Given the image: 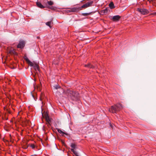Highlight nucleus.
Returning <instances> with one entry per match:
<instances>
[{"mask_svg":"<svg viewBox=\"0 0 156 156\" xmlns=\"http://www.w3.org/2000/svg\"><path fill=\"white\" fill-rule=\"evenodd\" d=\"M25 45V42L23 41H20L18 45L17 46L18 48L23 49L24 48Z\"/></svg>","mask_w":156,"mask_h":156,"instance_id":"nucleus-6","label":"nucleus"},{"mask_svg":"<svg viewBox=\"0 0 156 156\" xmlns=\"http://www.w3.org/2000/svg\"><path fill=\"white\" fill-rule=\"evenodd\" d=\"M50 9L52 10H55V8L52 6H51V7H50Z\"/></svg>","mask_w":156,"mask_h":156,"instance_id":"nucleus-23","label":"nucleus"},{"mask_svg":"<svg viewBox=\"0 0 156 156\" xmlns=\"http://www.w3.org/2000/svg\"><path fill=\"white\" fill-rule=\"evenodd\" d=\"M152 14L154 15H156V12H154Z\"/></svg>","mask_w":156,"mask_h":156,"instance_id":"nucleus-25","label":"nucleus"},{"mask_svg":"<svg viewBox=\"0 0 156 156\" xmlns=\"http://www.w3.org/2000/svg\"><path fill=\"white\" fill-rule=\"evenodd\" d=\"M59 88H60L59 86L58 85H56L55 86V88L56 89H58Z\"/></svg>","mask_w":156,"mask_h":156,"instance_id":"nucleus-22","label":"nucleus"},{"mask_svg":"<svg viewBox=\"0 0 156 156\" xmlns=\"http://www.w3.org/2000/svg\"><path fill=\"white\" fill-rule=\"evenodd\" d=\"M4 110L7 112L9 114L11 113V111L9 109V108L7 107H5L4 108Z\"/></svg>","mask_w":156,"mask_h":156,"instance_id":"nucleus-12","label":"nucleus"},{"mask_svg":"<svg viewBox=\"0 0 156 156\" xmlns=\"http://www.w3.org/2000/svg\"><path fill=\"white\" fill-rule=\"evenodd\" d=\"M122 108V105L120 104H118L111 107L109 109L110 112L113 113H116L117 112L119 111Z\"/></svg>","mask_w":156,"mask_h":156,"instance_id":"nucleus-2","label":"nucleus"},{"mask_svg":"<svg viewBox=\"0 0 156 156\" xmlns=\"http://www.w3.org/2000/svg\"><path fill=\"white\" fill-rule=\"evenodd\" d=\"M48 3L49 5H53V4L54 3H53V2H52L51 1H48Z\"/></svg>","mask_w":156,"mask_h":156,"instance_id":"nucleus-17","label":"nucleus"},{"mask_svg":"<svg viewBox=\"0 0 156 156\" xmlns=\"http://www.w3.org/2000/svg\"><path fill=\"white\" fill-rule=\"evenodd\" d=\"M137 10L141 14L143 15H145L148 13V11L146 9H141L138 8L137 9Z\"/></svg>","mask_w":156,"mask_h":156,"instance_id":"nucleus-5","label":"nucleus"},{"mask_svg":"<svg viewBox=\"0 0 156 156\" xmlns=\"http://www.w3.org/2000/svg\"><path fill=\"white\" fill-rule=\"evenodd\" d=\"M44 94H43V93H41V95L40 98H42V97H43Z\"/></svg>","mask_w":156,"mask_h":156,"instance_id":"nucleus-24","label":"nucleus"},{"mask_svg":"<svg viewBox=\"0 0 156 156\" xmlns=\"http://www.w3.org/2000/svg\"><path fill=\"white\" fill-rule=\"evenodd\" d=\"M93 3V1H91L86 3V4H83L81 7H79V10H81L82 8H86L89 7Z\"/></svg>","mask_w":156,"mask_h":156,"instance_id":"nucleus-4","label":"nucleus"},{"mask_svg":"<svg viewBox=\"0 0 156 156\" xmlns=\"http://www.w3.org/2000/svg\"><path fill=\"white\" fill-rule=\"evenodd\" d=\"M120 18V16L119 15H116L112 17V19L114 21H119Z\"/></svg>","mask_w":156,"mask_h":156,"instance_id":"nucleus-8","label":"nucleus"},{"mask_svg":"<svg viewBox=\"0 0 156 156\" xmlns=\"http://www.w3.org/2000/svg\"><path fill=\"white\" fill-rule=\"evenodd\" d=\"M85 66L86 67H89V68H94V66H92V65H91L90 64H88L87 65H85Z\"/></svg>","mask_w":156,"mask_h":156,"instance_id":"nucleus-13","label":"nucleus"},{"mask_svg":"<svg viewBox=\"0 0 156 156\" xmlns=\"http://www.w3.org/2000/svg\"><path fill=\"white\" fill-rule=\"evenodd\" d=\"M90 13H82V15L84 16H87L90 14Z\"/></svg>","mask_w":156,"mask_h":156,"instance_id":"nucleus-16","label":"nucleus"},{"mask_svg":"<svg viewBox=\"0 0 156 156\" xmlns=\"http://www.w3.org/2000/svg\"><path fill=\"white\" fill-rule=\"evenodd\" d=\"M36 5L38 7L40 8L43 9L44 8V7L39 2H36Z\"/></svg>","mask_w":156,"mask_h":156,"instance_id":"nucleus-9","label":"nucleus"},{"mask_svg":"<svg viewBox=\"0 0 156 156\" xmlns=\"http://www.w3.org/2000/svg\"><path fill=\"white\" fill-rule=\"evenodd\" d=\"M13 49H11L10 50H9L8 51L9 53L11 55H12V52L13 51Z\"/></svg>","mask_w":156,"mask_h":156,"instance_id":"nucleus-19","label":"nucleus"},{"mask_svg":"<svg viewBox=\"0 0 156 156\" xmlns=\"http://www.w3.org/2000/svg\"><path fill=\"white\" fill-rule=\"evenodd\" d=\"M71 150L73 154V156H78L77 145L74 143H72L71 145Z\"/></svg>","mask_w":156,"mask_h":156,"instance_id":"nucleus-3","label":"nucleus"},{"mask_svg":"<svg viewBox=\"0 0 156 156\" xmlns=\"http://www.w3.org/2000/svg\"><path fill=\"white\" fill-rule=\"evenodd\" d=\"M78 10L77 7H73L71 8H69L68 10H67V12L68 13L69 12H74L77 11Z\"/></svg>","mask_w":156,"mask_h":156,"instance_id":"nucleus-7","label":"nucleus"},{"mask_svg":"<svg viewBox=\"0 0 156 156\" xmlns=\"http://www.w3.org/2000/svg\"><path fill=\"white\" fill-rule=\"evenodd\" d=\"M108 10L107 8H105L102 11V13L104 14H106L107 13Z\"/></svg>","mask_w":156,"mask_h":156,"instance_id":"nucleus-14","label":"nucleus"},{"mask_svg":"<svg viewBox=\"0 0 156 156\" xmlns=\"http://www.w3.org/2000/svg\"><path fill=\"white\" fill-rule=\"evenodd\" d=\"M52 22L51 21H49L46 23V25L49 27H51V25Z\"/></svg>","mask_w":156,"mask_h":156,"instance_id":"nucleus-15","label":"nucleus"},{"mask_svg":"<svg viewBox=\"0 0 156 156\" xmlns=\"http://www.w3.org/2000/svg\"><path fill=\"white\" fill-rule=\"evenodd\" d=\"M41 99H42V98H39V99L40 100H42Z\"/></svg>","mask_w":156,"mask_h":156,"instance_id":"nucleus-26","label":"nucleus"},{"mask_svg":"<svg viewBox=\"0 0 156 156\" xmlns=\"http://www.w3.org/2000/svg\"><path fill=\"white\" fill-rule=\"evenodd\" d=\"M25 59L27 63L30 66L33 67L36 71H39V66L37 63L34 62H31L27 57Z\"/></svg>","mask_w":156,"mask_h":156,"instance_id":"nucleus-1","label":"nucleus"},{"mask_svg":"<svg viewBox=\"0 0 156 156\" xmlns=\"http://www.w3.org/2000/svg\"><path fill=\"white\" fill-rule=\"evenodd\" d=\"M30 147L34 149L35 147V145L34 144H31L30 145Z\"/></svg>","mask_w":156,"mask_h":156,"instance_id":"nucleus-20","label":"nucleus"},{"mask_svg":"<svg viewBox=\"0 0 156 156\" xmlns=\"http://www.w3.org/2000/svg\"><path fill=\"white\" fill-rule=\"evenodd\" d=\"M12 55H17V53L15 51V50L13 49V51L12 52Z\"/></svg>","mask_w":156,"mask_h":156,"instance_id":"nucleus-21","label":"nucleus"},{"mask_svg":"<svg viewBox=\"0 0 156 156\" xmlns=\"http://www.w3.org/2000/svg\"><path fill=\"white\" fill-rule=\"evenodd\" d=\"M109 6L111 9L115 8L114 4L112 2H111L109 5Z\"/></svg>","mask_w":156,"mask_h":156,"instance_id":"nucleus-10","label":"nucleus"},{"mask_svg":"<svg viewBox=\"0 0 156 156\" xmlns=\"http://www.w3.org/2000/svg\"><path fill=\"white\" fill-rule=\"evenodd\" d=\"M37 90H38L41 91V85H40L37 87Z\"/></svg>","mask_w":156,"mask_h":156,"instance_id":"nucleus-18","label":"nucleus"},{"mask_svg":"<svg viewBox=\"0 0 156 156\" xmlns=\"http://www.w3.org/2000/svg\"><path fill=\"white\" fill-rule=\"evenodd\" d=\"M58 131L59 133H60V134H61L62 136H63L64 134L67 135V134L66 133H64V132H63L62 130H61L60 129H58Z\"/></svg>","mask_w":156,"mask_h":156,"instance_id":"nucleus-11","label":"nucleus"}]
</instances>
